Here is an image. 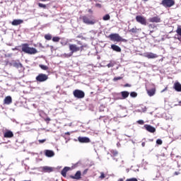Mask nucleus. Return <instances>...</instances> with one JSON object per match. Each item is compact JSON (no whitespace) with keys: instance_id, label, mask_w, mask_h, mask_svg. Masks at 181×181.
Instances as JSON below:
<instances>
[{"instance_id":"nucleus-36","label":"nucleus","mask_w":181,"mask_h":181,"mask_svg":"<svg viewBox=\"0 0 181 181\" xmlns=\"http://www.w3.org/2000/svg\"><path fill=\"white\" fill-rule=\"evenodd\" d=\"M148 28L149 29H155V28H156V25H155V24H149Z\"/></svg>"},{"instance_id":"nucleus-50","label":"nucleus","mask_w":181,"mask_h":181,"mask_svg":"<svg viewBox=\"0 0 181 181\" xmlns=\"http://www.w3.org/2000/svg\"><path fill=\"white\" fill-rule=\"evenodd\" d=\"M180 42H181V37L177 38Z\"/></svg>"},{"instance_id":"nucleus-16","label":"nucleus","mask_w":181,"mask_h":181,"mask_svg":"<svg viewBox=\"0 0 181 181\" xmlns=\"http://www.w3.org/2000/svg\"><path fill=\"white\" fill-rule=\"evenodd\" d=\"M122 98H119V100H125L126 98H128V97H129V92L124 90V91H122L120 93Z\"/></svg>"},{"instance_id":"nucleus-49","label":"nucleus","mask_w":181,"mask_h":181,"mask_svg":"<svg viewBox=\"0 0 181 181\" xmlns=\"http://www.w3.org/2000/svg\"><path fill=\"white\" fill-rule=\"evenodd\" d=\"M152 33H153V30H151L149 35H152Z\"/></svg>"},{"instance_id":"nucleus-31","label":"nucleus","mask_w":181,"mask_h":181,"mask_svg":"<svg viewBox=\"0 0 181 181\" xmlns=\"http://www.w3.org/2000/svg\"><path fill=\"white\" fill-rule=\"evenodd\" d=\"M176 33H177L178 36L181 37V28L180 27H177V28L176 30Z\"/></svg>"},{"instance_id":"nucleus-25","label":"nucleus","mask_w":181,"mask_h":181,"mask_svg":"<svg viewBox=\"0 0 181 181\" xmlns=\"http://www.w3.org/2000/svg\"><path fill=\"white\" fill-rule=\"evenodd\" d=\"M110 19H111L110 14H106L103 17V21H110Z\"/></svg>"},{"instance_id":"nucleus-34","label":"nucleus","mask_w":181,"mask_h":181,"mask_svg":"<svg viewBox=\"0 0 181 181\" xmlns=\"http://www.w3.org/2000/svg\"><path fill=\"white\" fill-rule=\"evenodd\" d=\"M118 80H122V77L117 76L113 78V81H118Z\"/></svg>"},{"instance_id":"nucleus-9","label":"nucleus","mask_w":181,"mask_h":181,"mask_svg":"<svg viewBox=\"0 0 181 181\" xmlns=\"http://www.w3.org/2000/svg\"><path fill=\"white\" fill-rule=\"evenodd\" d=\"M78 141L81 144H89L91 141L90 140V138L86 136H78Z\"/></svg>"},{"instance_id":"nucleus-48","label":"nucleus","mask_w":181,"mask_h":181,"mask_svg":"<svg viewBox=\"0 0 181 181\" xmlns=\"http://www.w3.org/2000/svg\"><path fill=\"white\" fill-rule=\"evenodd\" d=\"M141 146H143V148L145 146V142H143V143L141 144Z\"/></svg>"},{"instance_id":"nucleus-35","label":"nucleus","mask_w":181,"mask_h":181,"mask_svg":"<svg viewBox=\"0 0 181 181\" xmlns=\"http://www.w3.org/2000/svg\"><path fill=\"white\" fill-rule=\"evenodd\" d=\"M156 144H157V145H162V144H163L162 139H158L156 140Z\"/></svg>"},{"instance_id":"nucleus-32","label":"nucleus","mask_w":181,"mask_h":181,"mask_svg":"<svg viewBox=\"0 0 181 181\" xmlns=\"http://www.w3.org/2000/svg\"><path fill=\"white\" fill-rule=\"evenodd\" d=\"M52 41L54 42H59L60 41V37H53Z\"/></svg>"},{"instance_id":"nucleus-47","label":"nucleus","mask_w":181,"mask_h":181,"mask_svg":"<svg viewBox=\"0 0 181 181\" xmlns=\"http://www.w3.org/2000/svg\"><path fill=\"white\" fill-rule=\"evenodd\" d=\"M45 121H50V117H47V118L45 119Z\"/></svg>"},{"instance_id":"nucleus-4","label":"nucleus","mask_w":181,"mask_h":181,"mask_svg":"<svg viewBox=\"0 0 181 181\" xmlns=\"http://www.w3.org/2000/svg\"><path fill=\"white\" fill-rule=\"evenodd\" d=\"M49 76L47 74H39L36 78L35 80L38 83H44V81H47L48 80Z\"/></svg>"},{"instance_id":"nucleus-21","label":"nucleus","mask_w":181,"mask_h":181,"mask_svg":"<svg viewBox=\"0 0 181 181\" xmlns=\"http://www.w3.org/2000/svg\"><path fill=\"white\" fill-rule=\"evenodd\" d=\"M70 170V167H64L63 170L61 171V175L64 177H66L67 176V173Z\"/></svg>"},{"instance_id":"nucleus-11","label":"nucleus","mask_w":181,"mask_h":181,"mask_svg":"<svg viewBox=\"0 0 181 181\" xmlns=\"http://www.w3.org/2000/svg\"><path fill=\"white\" fill-rule=\"evenodd\" d=\"M144 128L146 129V131H148V132H151V134L156 132V129L150 124H145Z\"/></svg>"},{"instance_id":"nucleus-40","label":"nucleus","mask_w":181,"mask_h":181,"mask_svg":"<svg viewBox=\"0 0 181 181\" xmlns=\"http://www.w3.org/2000/svg\"><path fill=\"white\" fill-rule=\"evenodd\" d=\"M126 181H138V180L136 178H129L127 179Z\"/></svg>"},{"instance_id":"nucleus-23","label":"nucleus","mask_w":181,"mask_h":181,"mask_svg":"<svg viewBox=\"0 0 181 181\" xmlns=\"http://www.w3.org/2000/svg\"><path fill=\"white\" fill-rule=\"evenodd\" d=\"M4 104L9 105V104H12V97L7 96L4 99Z\"/></svg>"},{"instance_id":"nucleus-45","label":"nucleus","mask_w":181,"mask_h":181,"mask_svg":"<svg viewBox=\"0 0 181 181\" xmlns=\"http://www.w3.org/2000/svg\"><path fill=\"white\" fill-rule=\"evenodd\" d=\"M96 6H98V8H101V4H96Z\"/></svg>"},{"instance_id":"nucleus-5","label":"nucleus","mask_w":181,"mask_h":181,"mask_svg":"<svg viewBox=\"0 0 181 181\" xmlns=\"http://www.w3.org/2000/svg\"><path fill=\"white\" fill-rule=\"evenodd\" d=\"M160 4L163 5L164 8H172V6L175 5V1L174 0H163Z\"/></svg>"},{"instance_id":"nucleus-46","label":"nucleus","mask_w":181,"mask_h":181,"mask_svg":"<svg viewBox=\"0 0 181 181\" xmlns=\"http://www.w3.org/2000/svg\"><path fill=\"white\" fill-rule=\"evenodd\" d=\"M168 90V88H165L163 90H161V93H164V91H166Z\"/></svg>"},{"instance_id":"nucleus-20","label":"nucleus","mask_w":181,"mask_h":181,"mask_svg":"<svg viewBox=\"0 0 181 181\" xmlns=\"http://www.w3.org/2000/svg\"><path fill=\"white\" fill-rule=\"evenodd\" d=\"M4 138H13V132L11 130L6 131L4 134Z\"/></svg>"},{"instance_id":"nucleus-24","label":"nucleus","mask_w":181,"mask_h":181,"mask_svg":"<svg viewBox=\"0 0 181 181\" xmlns=\"http://www.w3.org/2000/svg\"><path fill=\"white\" fill-rule=\"evenodd\" d=\"M156 92V90L155 88L147 90V94L149 95V97H153V95H155Z\"/></svg>"},{"instance_id":"nucleus-2","label":"nucleus","mask_w":181,"mask_h":181,"mask_svg":"<svg viewBox=\"0 0 181 181\" xmlns=\"http://www.w3.org/2000/svg\"><path fill=\"white\" fill-rule=\"evenodd\" d=\"M82 20L85 25H95L97 20L94 18V16L91 15H86L82 17Z\"/></svg>"},{"instance_id":"nucleus-13","label":"nucleus","mask_w":181,"mask_h":181,"mask_svg":"<svg viewBox=\"0 0 181 181\" xmlns=\"http://www.w3.org/2000/svg\"><path fill=\"white\" fill-rule=\"evenodd\" d=\"M11 66H13V67H16V69H21V67H23L22 64H21V62H19V61H18V62L12 61Z\"/></svg>"},{"instance_id":"nucleus-8","label":"nucleus","mask_w":181,"mask_h":181,"mask_svg":"<svg viewBox=\"0 0 181 181\" xmlns=\"http://www.w3.org/2000/svg\"><path fill=\"white\" fill-rule=\"evenodd\" d=\"M80 47H77V45L74 44L69 45V50L72 54L76 52H80Z\"/></svg>"},{"instance_id":"nucleus-7","label":"nucleus","mask_w":181,"mask_h":181,"mask_svg":"<svg viewBox=\"0 0 181 181\" xmlns=\"http://www.w3.org/2000/svg\"><path fill=\"white\" fill-rule=\"evenodd\" d=\"M136 21L141 25H146V19L144 18L142 16H136Z\"/></svg>"},{"instance_id":"nucleus-30","label":"nucleus","mask_w":181,"mask_h":181,"mask_svg":"<svg viewBox=\"0 0 181 181\" xmlns=\"http://www.w3.org/2000/svg\"><path fill=\"white\" fill-rule=\"evenodd\" d=\"M38 6H39L40 8H42L43 9H46V8H47L46 4H42V3H38Z\"/></svg>"},{"instance_id":"nucleus-54","label":"nucleus","mask_w":181,"mask_h":181,"mask_svg":"<svg viewBox=\"0 0 181 181\" xmlns=\"http://www.w3.org/2000/svg\"><path fill=\"white\" fill-rule=\"evenodd\" d=\"M113 159H114V160H115L116 162H118V160H117V158H114Z\"/></svg>"},{"instance_id":"nucleus-51","label":"nucleus","mask_w":181,"mask_h":181,"mask_svg":"<svg viewBox=\"0 0 181 181\" xmlns=\"http://www.w3.org/2000/svg\"><path fill=\"white\" fill-rule=\"evenodd\" d=\"M65 135H70V132H67L66 133H65Z\"/></svg>"},{"instance_id":"nucleus-41","label":"nucleus","mask_w":181,"mask_h":181,"mask_svg":"<svg viewBox=\"0 0 181 181\" xmlns=\"http://www.w3.org/2000/svg\"><path fill=\"white\" fill-rule=\"evenodd\" d=\"M137 122L139 124V125H144V120H138Z\"/></svg>"},{"instance_id":"nucleus-10","label":"nucleus","mask_w":181,"mask_h":181,"mask_svg":"<svg viewBox=\"0 0 181 181\" xmlns=\"http://www.w3.org/2000/svg\"><path fill=\"white\" fill-rule=\"evenodd\" d=\"M148 21L151 22V23H160V22H162L158 16L150 18Z\"/></svg>"},{"instance_id":"nucleus-53","label":"nucleus","mask_w":181,"mask_h":181,"mask_svg":"<svg viewBox=\"0 0 181 181\" xmlns=\"http://www.w3.org/2000/svg\"><path fill=\"white\" fill-rule=\"evenodd\" d=\"M88 12L91 13V12H93V10L89 9V10H88Z\"/></svg>"},{"instance_id":"nucleus-15","label":"nucleus","mask_w":181,"mask_h":181,"mask_svg":"<svg viewBox=\"0 0 181 181\" xmlns=\"http://www.w3.org/2000/svg\"><path fill=\"white\" fill-rule=\"evenodd\" d=\"M45 155L47 158H53V156H54V151L52 150H45Z\"/></svg>"},{"instance_id":"nucleus-22","label":"nucleus","mask_w":181,"mask_h":181,"mask_svg":"<svg viewBox=\"0 0 181 181\" xmlns=\"http://www.w3.org/2000/svg\"><path fill=\"white\" fill-rule=\"evenodd\" d=\"M41 169L42 170H43V172H45L47 173H50V172H53V168L49 166L42 167Z\"/></svg>"},{"instance_id":"nucleus-43","label":"nucleus","mask_w":181,"mask_h":181,"mask_svg":"<svg viewBox=\"0 0 181 181\" xmlns=\"http://www.w3.org/2000/svg\"><path fill=\"white\" fill-rule=\"evenodd\" d=\"M46 141V139H40L38 141L40 142V144H45V141Z\"/></svg>"},{"instance_id":"nucleus-18","label":"nucleus","mask_w":181,"mask_h":181,"mask_svg":"<svg viewBox=\"0 0 181 181\" xmlns=\"http://www.w3.org/2000/svg\"><path fill=\"white\" fill-rule=\"evenodd\" d=\"M174 90H175V91H177V93H181V84L179 82H175L174 83V86H173Z\"/></svg>"},{"instance_id":"nucleus-33","label":"nucleus","mask_w":181,"mask_h":181,"mask_svg":"<svg viewBox=\"0 0 181 181\" xmlns=\"http://www.w3.org/2000/svg\"><path fill=\"white\" fill-rule=\"evenodd\" d=\"M111 153L113 155V156H117L118 155V151L117 150H112Z\"/></svg>"},{"instance_id":"nucleus-27","label":"nucleus","mask_w":181,"mask_h":181,"mask_svg":"<svg viewBox=\"0 0 181 181\" xmlns=\"http://www.w3.org/2000/svg\"><path fill=\"white\" fill-rule=\"evenodd\" d=\"M45 39H46V40H52V35L50 34L45 35Z\"/></svg>"},{"instance_id":"nucleus-26","label":"nucleus","mask_w":181,"mask_h":181,"mask_svg":"<svg viewBox=\"0 0 181 181\" xmlns=\"http://www.w3.org/2000/svg\"><path fill=\"white\" fill-rule=\"evenodd\" d=\"M39 67H40V69H42V70H48L49 67L46 65H43V64H40Z\"/></svg>"},{"instance_id":"nucleus-14","label":"nucleus","mask_w":181,"mask_h":181,"mask_svg":"<svg viewBox=\"0 0 181 181\" xmlns=\"http://www.w3.org/2000/svg\"><path fill=\"white\" fill-rule=\"evenodd\" d=\"M145 57H147V59H156L158 58V54H153V52H147L145 54Z\"/></svg>"},{"instance_id":"nucleus-12","label":"nucleus","mask_w":181,"mask_h":181,"mask_svg":"<svg viewBox=\"0 0 181 181\" xmlns=\"http://www.w3.org/2000/svg\"><path fill=\"white\" fill-rule=\"evenodd\" d=\"M69 177L76 180H80L81 179V171H77L74 175H70Z\"/></svg>"},{"instance_id":"nucleus-1","label":"nucleus","mask_w":181,"mask_h":181,"mask_svg":"<svg viewBox=\"0 0 181 181\" xmlns=\"http://www.w3.org/2000/svg\"><path fill=\"white\" fill-rule=\"evenodd\" d=\"M19 47H21V52L26 53V54H36V53H37V49H36V48L29 47V44L28 43L21 44L20 47L12 48V50H18V52H21Z\"/></svg>"},{"instance_id":"nucleus-55","label":"nucleus","mask_w":181,"mask_h":181,"mask_svg":"<svg viewBox=\"0 0 181 181\" xmlns=\"http://www.w3.org/2000/svg\"><path fill=\"white\" fill-rule=\"evenodd\" d=\"M42 2H45V1H46V0H41Z\"/></svg>"},{"instance_id":"nucleus-3","label":"nucleus","mask_w":181,"mask_h":181,"mask_svg":"<svg viewBox=\"0 0 181 181\" xmlns=\"http://www.w3.org/2000/svg\"><path fill=\"white\" fill-rule=\"evenodd\" d=\"M73 95L75 98L78 99L84 98V97H86V93H84V91L78 89H76L75 90H74Z\"/></svg>"},{"instance_id":"nucleus-6","label":"nucleus","mask_w":181,"mask_h":181,"mask_svg":"<svg viewBox=\"0 0 181 181\" xmlns=\"http://www.w3.org/2000/svg\"><path fill=\"white\" fill-rule=\"evenodd\" d=\"M109 39L112 42H121V36L117 33H112L108 36Z\"/></svg>"},{"instance_id":"nucleus-19","label":"nucleus","mask_w":181,"mask_h":181,"mask_svg":"<svg viewBox=\"0 0 181 181\" xmlns=\"http://www.w3.org/2000/svg\"><path fill=\"white\" fill-rule=\"evenodd\" d=\"M111 49H112L114 52H117V53H121L122 52L121 47H119V46L115 44H112L111 45Z\"/></svg>"},{"instance_id":"nucleus-44","label":"nucleus","mask_w":181,"mask_h":181,"mask_svg":"<svg viewBox=\"0 0 181 181\" xmlns=\"http://www.w3.org/2000/svg\"><path fill=\"white\" fill-rule=\"evenodd\" d=\"M124 87H131V85L129 83H126L124 85Z\"/></svg>"},{"instance_id":"nucleus-56","label":"nucleus","mask_w":181,"mask_h":181,"mask_svg":"<svg viewBox=\"0 0 181 181\" xmlns=\"http://www.w3.org/2000/svg\"><path fill=\"white\" fill-rule=\"evenodd\" d=\"M81 49H83V46L81 47Z\"/></svg>"},{"instance_id":"nucleus-38","label":"nucleus","mask_w":181,"mask_h":181,"mask_svg":"<svg viewBox=\"0 0 181 181\" xmlns=\"http://www.w3.org/2000/svg\"><path fill=\"white\" fill-rule=\"evenodd\" d=\"M100 179L103 180L105 178V174L104 173H100V176L99 177Z\"/></svg>"},{"instance_id":"nucleus-57","label":"nucleus","mask_w":181,"mask_h":181,"mask_svg":"<svg viewBox=\"0 0 181 181\" xmlns=\"http://www.w3.org/2000/svg\"><path fill=\"white\" fill-rule=\"evenodd\" d=\"M175 174H176V175H177V172H175Z\"/></svg>"},{"instance_id":"nucleus-52","label":"nucleus","mask_w":181,"mask_h":181,"mask_svg":"<svg viewBox=\"0 0 181 181\" xmlns=\"http://www.w3.org/2000/svg\"><path fill=\"white\" fill-rule=\"evenodd\" d=\"M117 181H124V179L119 178Z\"/></svg>"},{"instance_id":"nucleus-39","label":"nucleus","mask_w":181,"mask_h":181,"mask_svg":"<svg viewBox=\"0 0 181 181\" xmlns=\"http://www.w3.org/2000/svg\"><path fill=\"white\" fill-rule=\"evenodd\" d=\"M107 66L110 69V67H114V63L110 62L109 63Z\"/></svg>"},{"instance_id":"nucleus-42","label":"nucleus","mask_w":181,"mask_h":181,"mask_svg":"<svg viewBox=\"0 0 181 181\" xmlns=\"http://www.w3.org/2000/svg\"><path fill=\"white\" fill-rule=\"evenodd\" d=\"M120 42H124V43H127V42H128V40H126V39L122 38V37H120Z\"/></svg>"},{"instance_id":"nucleus-28","label":"nucleus","mask_w":181,"mask_h":181,"mask_svg":"<svg viewBox=\"0 0 181 181\" xmlns=\"http://www.w3.org/2000/svg\"><path fill=\"white\" fill-rule=\"evenodd\" d=\"M129 32H130L132 33H136V32H138V29L135 27V28L130 29L129 30Z\"/></svg>"},{"instance_id":"nucleus-58","label":"nucleus","mask_w":181,"mask_h":181,"mask_svg":"<svg viewBox=\"0 0 181 181\" xmlns=\"http://www.w3.org/2000/svg\"><path fill=\"white\" fill-rule=\"evenodd\" d=\"M180 104H181V101H180Z\"/></svg>"},{"instance_id":"nucleus-29","label":"nucleus","mask_w":181,"mask_h":181,"mask_svg":"<svg viewBox=\"0 0 181 181\" xmlns=\"http://www.w3.org/2000/svg\"><path fill=\"white\" fill-rule=\"evenodd\" d=\"M137 96H138V93H136V92H132L130 93V97H132V98H135Z\"/></svg>"},{"instance_id":"nucleus-17","label":"nucleus","mask_w":181,"mask_h":181,"mask_svg":"<svg viewBox=\"0 0 181 181\" xmlns=\"http://www.w3.org/2000/svg\"><path fill=\"white\" fill-rule=\"evenodd\" d=\"M23 23V20L21 19H15L12 21L11 25L13 26H18L21 24Z\"/></svg>"},{"instance_id":"nucleus-37","label":"nucleus","mask_w":181,"mask_h":181,"mask_svg":"<svg viewBox=\"0 0 181 181\" xmlns=\"http://www.w3.org/2000/svg\"><path fill=\"white\" fill-rule=\"evenodd\" d=\"M65 57H71L73 56V52H69L68 54H64Z\"/></svg>"}]
</instances>
